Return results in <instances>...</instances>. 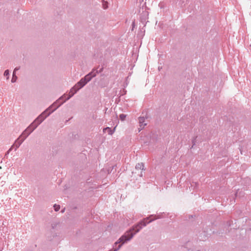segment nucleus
Instances as JSON below:
<instances>
[{
	"instance_id": "nucleus-1",
	"label": "nucleus",
	"mask_w": 251,
	"mask_h": 251,
	"mask_svg": "<svg viewBox=\"0 0 251 251\" xmlns=\"http://www.w3.org/2000/svg\"><path fill=\"white\" fill-rule=\"evenodd\" d=\"M153 215H151L150 217L144 218L143 220L139 222L137 225L132 227L128 231H127L123 235H122L118 240V241L115 242V246L116 247L118 244L121 243L119 245L117 248H115L113 250L110 251H118L122 247V245L127 241L131 240L135 234L138 233L143 227L145 226L147 224L151 222L155 219L160 218L159 216L155 215L154 219H151L148 221V220Z\"/></svg>"
},
{
	"instance_id": "nucleus-2",
	"label": "nucleus",
	"mask_w": 251,
	"mask_h": 251,
	"mask_svg": "<svg viewBox=\"0 0 251 251\" xmlns=\"http://www.w3.org/2000/svg\"><path fill=\"white\" fill-rule=\"evenodd\" d=\"M46 111H44L41 114L27 127V131L31 129L32 131L47 118L45 116Z\"/></svg>"
},
{
	"instance_id": "nucleus-3",
	"label": "nucleus",
	"mask_w": 251,
	"mask_h": 251,
	"mask_svg": "<svg viewBox=\"0 0 251 251\" xmlns=\"http://www.w3.org/2000/svg\"><path fill=\"white\" fill-rule=\"evenodd\" d=\"M65 95L62 96L60 98H59L56 101H55L52 105H51L48 109H47L45 111H46V113L45 116H47V117H48L51 113H52L54 111H55L57 108H58L60 105H61L64 102L66 101L65 100L61 102L59 104V101H60L64 97Z\"/></svg>"
},
{
	"instance_id": "nucleus-4",
	"label": "nucleus",
	"mask_w": 251,
	"mask_h": 251,
	"mask_svg": "<svg viewBox=\"0 0 251 251\" xmlns=\"http://www.w3.org/2000/svg\"><path fill=\"white\" fill-rule=\"evenodd\" d=\"M139 124L140 127V129H139L140 131L147 125V123H146L145 118L144 117H139Z\"/></svg>"
},
{
	"instance_id": "nucleus-5",
	"label": "nucleus",
	"mask_w": 251,
	"mask_h": 251,
	"mask_svg": "<svg viewBox=\"0 0 251 251\" xmlns=\"http://www.w3.org/2000/svg\"><path fill=\"white\" fill-rule=\"evenodd\" d=\"M33 131L30 129L27 131V128L23 132L22 134L20 135L21 138L25 140L29 135Z\"/></svg>"
},
{
	"instance_id": "nucleus-6",
	"label": "nucleus",
	"mask_w": 251,
	"mask_h": 251,
	"mask_svg": "<svg viewBox=\"0 0 251 251\" xmlns=\"http://www.w3.org/2000/svg\"><path fill=\"white\" fill-rule=\"evenodd\" d=\"M78 90H76L75 89H73V87L71 89L69 94L68 96L66 98H65V100H67L69 99H70L72 97L74 96L75 94Z\"/></svg>"
},
{
	"instance_id": "nucleus-7",
	"label": "nucleus",
	"mask_w": 251,
	"mask_h": 251,
	"mask_svg": "<svg viewBox=\"0 0 251 251\" xmlns=\"http://www.w3.org/2000/svg\"><path fill=\"white\" fill-rule=\"evenodd\" d=\"M115 127L112 130V129H111V128H110L109 127H107L103 128V132L104 133H106V132H107L108 134L111 135L114 133V132L115 131Z\"/></svg>"
},
{
	"instance_id": "nucleus-8",
	"label": "nucleus",
	"mask_w": 251,
	"mask_h": 251,
	"mask_svg": "<svg viewBox=\"0 0 251 251\" xmlns=\"http://www.w3.org/2000/svg\"><path fill=\"white\" fill-rule=\"evenodd\" d=\"M25 140L21 138V136L15 141L14 145H17V147H19Z\"/></svg>"
},
{
	"instance_id": "nucleus-9",
	"label": "nucleus",
	"mask_w": 251,
	"mask_h": 251,
	"mask_svg": "<svg viewBox=\"0 0 251 251\" xmlns=\"http://www.w3.org/2000/svg\"><path fill=\"white\" fill-rule=\"evenodd\" d=\"M102 70V69H100L99 71L98 70H96L95 69H93L90 73H89V75L92 76V77H95L97 74L99 73H100Z\"/></svg>"
},
{
	"instance_id": "nucleus-10",
	"label": "nucleus",
	"mask_w": 251,
	"mask_h": 251,
	"mask_svg": "<svg viewBox=\"0 0 251 251\" xmlns=\"http://www.w3.org/2000/svg\"><path fill=\"white\" fill-rule=\"evenodd\" d=\"M135 168L136 170H144V165L143 163H139L136 164Z\"/></svg>"
},
{
	"instance_id": "nucleus-11",
	"label": "nucleus",
	"mask_w": 251,
	"mask_h": 251,
	"mask_svg": "<svg viewBox=\"0 0 251 251\" xmlns=\"http://www.w3.org/2000/svg\"><path fill=\"white\" fill-rule=\"evenodd\" d=\"M83 86L82 85L81 83H79V81H78L74 87L73 89H75L76 90H79L80 89L82 88Z\"/></svg>"
},
{
	"instance_id": "nucleus-12",
	"label": "nucleus",
	"mask_w": 251,
	"mask_h": 251,
	"mask_svg": "<svg viewBox=\"0 0 251 251\" xmlns=\"http://www.w3.org/2000/svg\"><path fill=\"white\" fill-rule=\"evenodd\" d=\"M101 2L102 8L104 9H106L108 7V2L104 0H102Z\"/></svg>"
},
{
	"instance_id": "nucleus-13",
	"label": "nucleus",
	"mask_w": 251,
	"mask_h": 251,
	"mask_svg": "<svg viewBox=\"0 0 251 251\" xmlns=\"http://www.w3.org/2000/svg\"><path fill=\"white\" fill-rule=\"evenodd\" d=\"M83 78L85 79V81L87 83H88L92 79V77L88 74L87 75H86L84 77H83Z\"/></svg>"
},
{
	"instance_id": "nucleus-14",
	"label": "nucleus",
	"mask_w": 251,
	"mask_h": 251,
	"mask_svg": "<svg viewBox=\"0 0 251 251\" xmlns=\"http://www.w3.org/2000/svg\"><path fill=\"white\" fill-rule=\"evenodd\" d=\"M17 76L16 75V73L15 72L13 73V76L11 79V82L12 83L15 82L17 80Z\"/></svg>"
},
{
	"instance_id": "nucleus-15",
	"label": "nucleus",
	"mask_w": 251,
	"mask_h": 251,
	"mask_svg": "<svg viewBox=\"0 0 251 251\" xmlns=\"http://www.w3.org/2000/svg\"><path fill=\"white\" fill-rule=\"evenodd\" d=\"M79 83H81L82 86H84L87 83L85 81V79L82 78L79 81Z\"/></svg>"
},
{
	"instance_id": "nucleus-16",
	"label": "nucleus",
	"mask_w": 251,
	"mask_h": 251,
	"mask_svg": "<svg viewBox=\"0 0 251 251\" xmlns=\"http://www.w3.org/2000/svg\"><path fill=\"white\" fill-rule=\"evenodd\" d=\"M126 117V115L124 114H121L119 116L120 120L122 121H124Z\"/></svg>"
},
{
	"instance_id": "nucleus-17",
	"label": "nucleus",
	"mask_w": 251,
	"mask_h": 251,
	"mask_svg": "<svg viewBox=\"0 0 251 251\" xmlns=\"http://www.w3.org/2000/svg\"><path fill=\"white\" fill-rule=\"evenodd\" d=\"M4 75L7 77V79L9 78V72L8 70H6L5 71L4 73Z\"/></svg>"
},
{
	"instance_id": "nucleus-18",
	"label": "nucleus",
	"mask_w": 251,
	"mask_h": 251,
	"mask_svg": "<svg viewBox=\"0 0 251 251\" xmlns=\"http://www.w3.org/2000/svg\"><path fill=\"white\" fill-rule=\"evenodd\" d=\"M53 206H54V210L56 211H58L59 210L60 208V205H57L56 204H55Z\"/></svg>"
},
{
	"instance_id": "nucleus-19",
	"label": "nucleus",
	"mask_w": 251,
	"mask_h": 251,
	"mask_svg": "<svg viewBox=\"0 0 251 251\" xmlns=\"http://www.w3.org/2000/svg\"><path fill=\"white\" fill-rule=\"evenodd\" d=\"M11 148H12V149L14 148L15 151H16L19 147H17V145L13 144Z\"/></svg>"
},
{
	"instance_id": "nucleus-20",
	"label": "nucleus",
	"mask_w": 251,
	"mask_h": 251,
	"mask_svg": "<svg viewBox=\"0 0 251 251\" xmlns=\"http://www.w3.org/2000/svg\"><path fill=\"white\" fill-rule=\"evenodd\" d=\"M63 95H65V97L60 101H59V103H58V104H59L61 102L64 100H65V98H67V97H66L67 95L66 94H64Z\"/></svg>"
},
{
	"instance_id": "nucleus-21",
	"label": "nucleus",
	"mask_w": 251,
	"mask_h": 251,
	"mask_svg": "<svg viewBox=\"0 0 251 251\" xmlns=\"http://www.w3.org/2000/svg\"><path fill=\"white\" fill-rule=\"evenodd\" d=\"M12 148H10L8 150V151H7L5 155H7V154H8L9 153V152L12 151Z\"/></svg>"
},
{
	"instance_id": "nucleus-22",
	"label": "nucleus",
	"mask_w": 251,
	"mask_h": 251,
	"mask_svg": "<svg viewBox=\"0 0 251 251\" xmlns=\"http://www.w3.org/2000/svg\"><path fill=\"white\" fill-rule=\"evenodd\" d=\"M19 67H16L13 71V72H15V73H16V72L18 70H19Z\"/></svg>"
},
{
	"instance_id": "nucleus-23",
	"label": "nucleus",
	"mask_w": 251,
	"mask_h": 251,
	"mask_svg": "<svg viewBox=\"0 0 251 251\" xmlns=\"http://www.w3.org/2000/svg\"><path fill=\"white\" fill-rule=\"evenodd\" d=\"M134 24H135V23H134V22H133V23H132V26H134Z\"/></svg>"
},
{
	"instance_id": "nucleus-24",
	"label": "nucleus",
	"mask_w": 251,
	"mask_h": 251,
	"mask_svg": "<svg viewBox=\"0 0 251 251\" xmlns=\"http://www.w3.org/2000/svg\"><path fill=\"white\" fill-rule=\"evenodd\" d=\"M193 145H195L194 140L193 141Z\"/></svg>"
},
{
	"instance_id": "nucleus-25",
	"label": "nucleus",
	"mask_w": 251,
	"mask_h": 251,
	"mask_svg": "<svg viewBox=\"0 0 251 251\" xmlns=\"http://www.w3.org/2000/svg\"><path fill=\"white\" fill-rule=\"evenodd\" d=\"M140 1H143L144 0H139Z\"/></svg>"
}]
</instances>
